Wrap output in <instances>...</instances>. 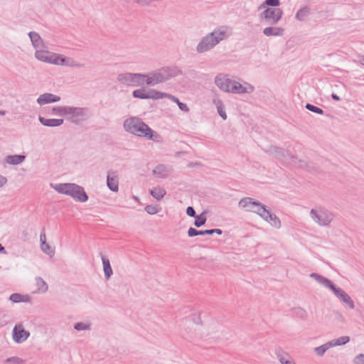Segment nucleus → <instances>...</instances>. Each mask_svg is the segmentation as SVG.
<instances>
[{
  "instance_id": "obj_16",
  "label": "nucleus",
  "mask_w": 364,
  "mask_h": 364,
  "mask_svg": "<svg viewBox=\"0 0 364 364\" xmlns=\"http://www.w3.org/2000/svg\"><path fill=\"white\" fill-rule=\"evenodd\" d=\"M60 100V97L58 95H53L52 93H44L41 95L37 99V102L40 105L56 102Z\"/></svg>"
},
{
  "instance_id": "obj_2",
  "label": "nucleus",
  "mask_w": 364,
  "mask_h": 364,
  "mask_svg": "<svg viewBox=\"0 0 364 364\" xmlns=\"http://www.w3.org/2000/svg\"><path fill=\"white\" fill-rule=\"evenodd\" d=\"M54 188L60 193L71 196L76 201L83 203L89 198L84 188L76 183H58L54 186Z\"/></svg>"
},
{
  "instance_id": "obj_7",
  "label": "nucleus",
  "mask_w": 364,
  "mask_h": 364,
  "mask_svg": "<svg viewBox=\"0 0 364 364\" xmlns=\"http://www.w3.org/2000/svg\"><path fill=\"white\" fill-rule=\"evenodd\" d=\"M310 215L311 218L321 226L328 225L333 218V214L327 210L311 209Z\"/></svg>"
},
{
  "instance_id": "obj_33",
  "label": "nucleus",
  "mask_w": 364,
  "mask_h": 364,
  "mask_svg": "<svg viewBox=\"0 0 364 364\" xmlns=\"http://www.w3.org/2000/svg\"><path fill=\"white\" fill-rule=\"evenodd\" d=\"M144 91V88L135 90L132 92V96L134 98H139L141 100L149 99V95L148 93H145Z\"/></svg>"
},
{
  "instance_id": "obj_30",
  "label": "nucleus",
  "mask_w": 364,
  "mask_h": 364,
  "mask_svg": "<svg viewBox=\"0 0 364 364\" xmlns=\"http://www.w3.org/2000/svg\"><path fill=\"white\" fill-rule=\"evenodd\" d=\"M50 55V52L48 50H36L35 53V57L43 62L48 63V59Z\"/></svg>"
},
{
  "instance_id": "obj_19",
  "label": "nucleus",
  "mask_w": 364,
  "mask_h": 364,
  "mask_svg": "<svg viewBox=\"0 0 364 364\" xmlns=\"http://www.w3.org/2000/svg\"><path fill=\"white\" fill-rule=\"evenodd\" d=\"M28 36L30 37L32 45L35 48L36 50L40 49L43 46V40L38 33L35 31H31L28 33Z\"/></svg>"
},
{
  "instance_id": "obj_52",
  "label": "nucleus",
  "mask_w": 364,
  "mask_h": 364,
  "mask_svg": "<svg viewBox=\"0 0 364 364\" xmlns=\"http://www.w3.org/2000/svg\"><path fill=\"white\" fill-rule=\"evenodd\" d=\"M310 277L313 279H314L316 281H317L318 283L321 284L324 277H323L322 275L318 274V273H315V272H313L310 274Z\"/></svg>"
},
{
  "instance_id": "obj_20",
  "label": "nucleus",
  "mask_w": 364,
  "mask_h": 364,
  "mask_svg": "<svg viewBox=\"0 0 364 364\" xmlns=\"http://www.w3.org/2000/svg\"><path fill=\"white\" fill-rule=\"evenodd\" d=\"M40 122L46 127H58L63 124V119H46L43 117H39Z\"/></svg>"
},
{
  "instance_id": "obj_61",
  "label": "nucleus",
  "mask_w": 364,
  "mask_h": 364,
  "mask_svg": "<svg viewBox=\"0 0 364 364\" xmlns=\"http://www.w3.org/2000/svg\"><path fill=\"white\" fill-rule=\"evenodd\" d=\"M284 364H296L294 361L293 360H291V361H285L284 362Z\"/></svg>"
},
{
  "instance_id": "obj_11",
  "label": "nucleus",
  "mask_w": 364,
  "mask_h": 364,
  "mask_svg": "<svg viewBox=\"0 0 364 364\" xmlns=\"http://www.w3.org/2000/svg\"><path fill=\"white\" fill-rule=\"evenodd\" d=\"M12 336L16 343H21L29 337L30 333L26 331L21 324H18L14 326Z\"/></svg>"
},
{
  "instance_id": "obj_14",
  "label": "nucleus",
  "mask_w": 364,
  "mask_h": 364,
  "mask_svg": "<svg viewBox=\"0 0 364 364\" xmlns=\"http://www.w3.org/2000/svg\"><path fill=\"white\" fill-rule=\"evenodd\" d=\"M269 151L274 155L275 158L281 161H286L288 158H291L290 152L281 147L270 146Z\"/></svg>"
},
{
  "instance_id": "obj_4",
  "label": "nucleus",
  "mask_w": 364,
  "mask_h": 364,
  "mask_svg": "<svg viewBox=\"0 0 364 364\" xmlns=\"http://www.w3.org/2000/svg\"><path fill=\"white\" fill-rule=\"evenodd\" d=\"M146 77L145 74L126 73L119 74L117 79L121 84L137 87L144 83Z\"/></svg>"
},
{
  "instance_id": "obj_60",
  "label": "nucleus",
  "mask_w": 364,
  "mask_h": 364,
  "mask_svg": "<svg viewBox=\"0 0 364 364\" xmlns=\"http://www.w3.org/2000/svg\"><path fill=\"white\" fill-rule=\"evenodd\" d=\"M0 253L6 254L4 247L0 243Z\"/></svg>"
},
{
  "instance_id": "obj_43",
  "label": "nucleus",
  "mask_w": 364,
  "mask_h": 364,
  "mask_svg": "<svg viewBox=\"0 0 364 364\" xmlns=\"http://www.w3.org/2000/svg\"><path fill=\"white\" fill-rule=\"evenodd\" d=\"M280 1L279 0H265L263 4H261L260 8H264L266 6L277 7L279 6Z\"/></svg>"
},
{
  "instance_id": "obj_3",
  "label": "nucleus",
  "mask_w": 364,
  "mask_h": 364,
  "mask_svg": "<svg viewBox=\"0 0 364 364\" xmlns=\"http://www.w3.org/2000/svg\"><path fill=\"white\" fill-rule=\"evenodd\" d=\"M226 38V33L225 31L220 29H215L211 33L204 36L198 46H196V51L198 53L207 52L215 46L220 41Z\"/></svg>"
},
{
  "instance_id": "obj_44",
  "label": "nucleus",
  "mask_w": 364,
  "mask_h": 364,
  "mask_svg": "<svg viewBox=\"0 0 364 364\" xmlns=\"http://www.w3.org/2000/svg\"><path fill=\"white\" fill-rule=\"evenodd\" d=\"M60 54L50 52V55L48 63L58 65V61L60 60Z\"/></svg>"
},
{
  "instance_id": "obj_23",
  "label": "nucleus",
  "mask_w": 364,
  "mask_h": 364,
  "mask_svg": "<svg viewBox=\"0 0 364 364\" xmlns=\"http://www.w3.org/2000/svg\"><path fill=\"white\" fill-rule=\"evenodd\" d=\"M101 258L102 261L105 277L107 280H108L113 274L112 269L108 258H107L102 254H101Z\"/></svg>"
},
{
  "instance_id": "obj_27",
  "label": "nucleus",
  "mask_w": 364,
  "mask_h": 364,
  "mask_svg": "<svg viewBox=\"0 0 364 364\" xmlns=\"http://www.w3.org/2000/svg\"><path fill=\"white\" fill-rule=\"evenodd\" d=\"M213 103L216 106L218 114L223 120L227 119V114L225 111V106L223 101L220 99H215L213 100Z\"/></svg>"
},
{
  "instance_id": "obj_26",
  "label": "nucleus",
  "mask_w": 364,
  "mask_h": 364,
  "mask_svg": "<svg viewBox=\"0 0 364 364\" xmlns=\"http://www.w3.org/2000/svg\"><path fill=\"white\" fill-rule=\"evenodd\" d=\"M310 12L311 9L308 6H304L297 11L295 18L299 21H304L310 14Z\"/></svg>"
},
{
  "instance_id": "obj_63",
  "label": "nucleus",
  "mask_w": 364,
  "mask_h": 364,
  "mask_svg": "<svg viewBox=\"0 0 364 364\" xmlns=\"http://www.w3.org/2000/svg\"><path fill=\"white\" fill-rule=\"evenodd\" d=\"M23 234L24 235H27L26 231H25V230H24V231L23 232Z\"/></svg>"
},
{
  "instance_id": "obj_56",
  "label": "nucleus",
  "mask_w": 364,
  "mask_h": 364,
  "mask_svg": "<svg viewBox=\"0 0 364 364\" xmlns=\"http://www.w3.org/2000/svg\"><path fill=\"white\" fill-rule=\"evenodd\" d=\"M40 242H41V248H44L43 245H46V234H45L44 231L43 232H41L40 235Z\"/></svg>"
},
{
  "instance_id": "obj_39",
  "label": "nucleus",
  "mask_w": 364,
  "mask_h": 364,
  "mask_svg": "<svg viewBox=\"0 0 364 364\" xmlns=\"http://www.w3.org/2000/svg\"><path fill=\"white\" fill-rule=\"evenodd\" d=\"M305 108L306 109H308L309 111H311L314 113H316V114H323V110L317 107V106H315L312 104H310V103H306V105H305Z\"/></svg>"
},
{
  "instance_id": "obj_38",
  "label": "nucleus",
  "mask_w": 364,
  "mask_h": 364,
  "mask_svg": "<svg viewBox=\"0 0 364 364\" xmlns=\"http://www.w3.org/2000/svg\"><path fill=\"white\" fill-rule=\"evenodd\" d=\"M293 311L294 314L298 316L299 318L306 320L308 317L307 312L301 307H296L293 309Z\"/></svg>"
},
{
  "instance_id": "obj_49",
  "label": "nucleus",
  "mask_w": 364,
  "mask_h": 364,
  "mask_svg": "<svg viewBox=\"0 0 364 364\" xmlns=\"http://www.w3.org/2000/svg\"><path fill=\"white\" fill-rule=\"evenodd\" d=\"M201 235V230H198L196 228L191 227L188 230V236L189 237H193L197 235Z\"/></svg>"
},
{
  "instance_id": "obj_55",
  "label": "nucleus",
  "mask_w": 364,
  "mask_h": 364,
  "mask_svg": "<svg viewBox=\"0 0 364 364\" xmlns=\"http://www.w3.org/2000/svg\"><path fill=\"white\" fill-rule=\"evenodd\" d=\"M193 321L198 325H202L203 322L200 318V314H198V315H193Z\"/></svg>"
},
{
  "instance_id": "obj_32",
  "label": "nucleus",
  "mask_w": 364,
  "mask_h": 364,
  "mask_svg": "<svg viewBox=\"0 0 364 364\" xmlns=\"http://www.w3.org/2000/svg\"><path fill=\"white\" fill-rule=\"evenodd\" d=\"M330 347H332V344L329 341L318 347L315 348L314 351L318 355L322 356Z\"/></svg>"
},
{
  "instance_id": "obj_64",
  "label": "nucleus",
  "mask_w": 364,
  "mask_h": 364,
  "mask_svg": "<svg viewBox=\"0 0 364 364\" xmlns=\"http://www.w3.org/2000/svg\"><path fill=\"white\" fill-rule=\"evenodd\" d=\"M361 63H362L363 65H364V58L363 59Z\"/></svg>"
},
{
  "instance_id": "obj_58",
  "label": "nucleus",
  "mask_w": 364,
  "mask_h": 364,
  "mask_svg": "<svg viewBox=\"0 0 364 364\" xmlns=\"http://www.w3.org/2000/svg\"><path fill=\"white\" fill-rule=\"evenodd\" d=\"M44 248H41L42 250L46 253V254H49V252H48V250L50 249V245L46 242V245H43Z\"/></svg>"
},
{
  "instance_id": "obj_6",
  "label": "nucleus",
  "mask_w": 364,
  "mask_h": 364,
  "mask_svg": "<svg viewBox=\"0 0 364 364\" xmlns=\"http://www.w3.org/2000/svg\"><path fill=\"white\" fill-rule=\"evenodd\" d=\"M87 108L70 107H68L67 119L75 124H79L86 119Z\"/></svg>"
},
{
  "instance_id": "obj_45",
  "label": "nucleus",
  "mask_w": 364,
  "mask_h": 364,
  "mask_svg": "<svg viewBox=\"0 0 364 364\" xmlns=\"http://www.w3.org/2000/svg\"><path fill=\"white\" fill-rule=\"evenodd\" d=\"M276 354L282 364H284L285 361H291V360L286 359L282 355L285 354L286 356L289 357V355L287 353H285L282 348H278L276 350Z\"/></svg>"
},
{
  "instance_id": "obj_15",
  "label": "nucleus",
  "mask_w": 364,
  "mask_h": 364,
  "mask_svg": "<svg viewBox=\"0 0 364 364\" xmlns=\"http://www.w3.org/2000/svg\"><path fill=\"white\" fill-rule=\"evenodd\" d=\"M263 212L264 217L262 218L265 221L269 223L272 227L275 228H281V220L274 213L267 210L266 212Z\"/></svg>"
},
{
  "instance_id": "obj_12",
  "label": "nucleus",
  "mask_w": 364,
  "mask_h": 364,
  "mask_svg": "<svg viewBox=\"0 0 364 364\" xmlns=\"http://www.w3.org/2000/svg\"><path fill=\"white\" fill-rule=\"evenodd\" d=\"M161 70L164 74V77L166 78V81L183 74L182 70L176 65L164 66L161 68Z\"/></svg>"
},
{
  "instance_id": "obj_41",
  "label": "nucleus",
  "mask_w": 364,
  "mask_h": 364,
  "mask_svg": "<svg viewBox=\"0 0 364 364\" xmlns=\"http://www.w3.org/2000/svg\"><path fill=\"white\" fill-rule=\"evenodd\" d=\"M5 362L11 364H23L25 363V360L17 356H12L6 358L5 360Z\"/></svg>"
},
{
  "instance_id": "obj_46",
  "label": "nucleus",
  "mask_w": 364,
  "mask_h": 364,
  "mask_svg": "<svg viewBox=\"0 0 364 364\" xmlns=\"http://www.w3.org/2000/svg\"><path fill=\"white\" fill-rule=\"evenodd\" d=\"M214 233H216L218 235H222L223 234V230L221 229H218V228L201 230V235H212Z\"/></svg>"
},
{
  "instance_id": "obj_53",
  "label": "nucleus",
  "mask_w": 364,
  "mask_h": 364,
  "mask_svg": "<svg viewBox=\"0 0 364 364\" xmlns=\"http://www.w3.org/2000/svg\"><path fill=\"white\" fill-rule=\"evenodd\" d=\"M310 277L313 279H314L316 281H317L318 283L321 284L324 277H323L322 275L318 274V273H315V272H313L310 274Z\"/></svg>"
},
{
  "instance_id": "obj_34",
  "label": "nucleus",
  "mask_w": 364,
  "mask_h": 364,
  "mask_svg": "<svg viewBox=\"0 0 364 364\" xmlns=\"http://www.w3.org/2000/svg\"><path fill=\"white\" fill-rule=\"evenodd\" d=\"M36 279L38 291L43 293L46 292L48 288L46 282L40 277H37Z\"/></svg>"
},
{
  "instance_id": "obj_21",
  "label": "nucleus",
  "mask_w": 364,
  "mask_h": 364,
  "mask_svg": "<svg viewBox=\"0 0 364 364\" xmlns=\"http://www.w3.org/2000/svg\"><path fill=\"white\" fill-rule=\"evenodd\" d=\"M153 173L158 178H166L168 176L169 171L166 165L159 164L154 169Z\"/></svg>"
},
{
  "instance_id": "obj_59",
  "label": "nucleus",
  "mask_w": 364,
  "mask_h": 364,
  "mask_svg": "<svg viewBox=\"0 0 364 364\" xmlns=\"http://www.w3.org/2000/svg\"><path fill=\"white\" fill-rule=\"evenodd\" d=\"M331 97L335 101H340L341 100L340 97L338 95H337L336 93H332L331 94Z\"/></svg>"
},
{
  "instance_id": "obj_18",
  "label": "nucleus",
  "mask_w": 364,
  "mask_h": 364,
  "mask_svg": "<svg viewBox=\"0 0 364 364\" xmlns=\"http://www.w3.org/2000/svg\"><path fill=\"white\" fill-rule=\"evenodd\" d=\"M111 173L114 174V172L108 171L107 176V186L109 189L113 192H117L119 190V181L116 175L111 176Z\"/></svg>"
},
{
  "instance_id": "obj_10",
  "label": "nucleus",
  "mask_w": 364,
  "mask_h": 364,
  "mask_svg": "<svg viewBox=\"0 0 364 364\" xmlns=\"http://www.w3.org/2000/svg\"><path fill=\"white\" fill-rule=\"evenodd\" d=\"M145 75L147 77H146L144 82L149 86H154L158 83L166 82V78L164 77V74L161 69L145 74Z\"/></svg>"
},
{
  "instance_id": "obj_54",
  "label": "nucleus",
  "mask_w": 364,
  "mask_h": 364,
  "mask_svg": "<svg viewBox=\"0 0 364 364\" xmlns=\"http://www.w3.org/2000/svg\"><path fill=\"white\" fill-rule=\"evenodd\" d=\"M186 214L188 216L193 217V218H195L196 216V210H195V209L192 206H188L186 208Z\"/></svg>"
},
{
  "instance_id": "obj_13",
  "label": "nucleus",
  "mask_w": 364,
  "mask_h": 364,
  "mask_svg": "<svg viewBox=\"0 0 364 364\" xmlns=\"http://www.w3.org/2000/svg\"><path fill=\"white\" fill-rule=\"evenodd\" d=\"M333 292L343 302L346 304L351 309L355 308V304L351 297L341 288L336 287Z\"/></svg>"
},
{
  "instance_id": "obj_48",
  "label": "nucleus",
  "mask_w": 364,
  "mask_h": 364,
  "mask_svg": "<svg viewBox=\"0 0 364 364\" xmlns=\"http://www.w3.org/2000/svg\"><path fill=\"white\" fill-rule=\"evenodd\" d=\"M74 328L77 331H83L90 328V325L82 322H78L75 323Z\"/></svg>"
},
{
  "instance_id": "obj_31",
  "label": "nucleus",
  "mask_w": 364,
  "mask_h": 364,
  "mask_svg": "<svg viewBox=\"0 0 364 364\" xmlns=\"http://www.w3.org/2000/svg\"><path fill=\"white\" fill-rule=\"evenodd\" d=\"M168 98L170 99L173 102L176 103L181 110L186 112H189V108L187 106V105L183 102H181L178 97L169 94Z\"/></svg>"
},
{
  "instance_id": "obj_47",
  "label": "nucleus",
  "mask_w": 364,
  "mask_h": 364,
  "mask_svg": "<svg viewBox=\"0 0 364 364\" xmlns=\"http://www.w3.org/2000/svg\"><path fill=\"white\" fill-rule=\"evenodd\" d=\"M321 284H323L325 287L328 288L332 291L336 289V286L328 279L324 277Z\"/></svg>"
},
{
  "instance_id": "obj_17",
  "label": "nucleus",
  "mask_w": 364,
  "mask_h": 364,
  "mask_svg": "<svg viewBox=\"0 0 364 364\" xmlns=\"http://www.w3.org/2000/svg\"><path fill=\"white\" fill-rule=\"evenodd\" d=\"M232 88V93L234 94L252 93L255 90V87L250 84H248V87H244L237 81L234 82V85Z\"/></svg>"
},
{
  "instance_id": "obj_37",
  "label": "nucleus",
  "mask_w": 364,
  "mask_h": 364,
  "mask_svg": "<svg viewBox=\"0 0 364 364\" xmlns=\"http://www.w3.org/2000/svg\"><path fill=\"white\" fill-rule=\"evenodd\" d=\"M349 341H350V337L345 336L339 337L337 339L332 340L330 342L331 343L332 346H335L345 345L347 343H348Z\"/></svg>"
},
{
  "instance_id": "obj_29",
  "label": "nucleus",
  "mask_w": 364,
  "mask_h": 364,
  "mask_svg": "<svg viewBox=\"0 0 364 364\" xmlns=\"http://www.w3.org/2000/svg\"><path fill=\"white\" fill-rule=\"evenodd\" d=\"M148 95H149V99L153 100H159V99H163L165 97H168L169 94H167L166 92H162L154 89H150L149 90Z\"/></svg>"
},
{
  "instance_id": "obj_24",
  "label": "nucleus",
  "mask_w": 364,
  "mask_h": 364,
  "mask_svg": "<svg viewBox=\"0 0 364 364\" xmlns=\"http://www.w3.org/2000/svg\"><path fill=\"white\" fill-rule=\"evenodd\" d=\"M9 300L14 303L30 302L31 296L29 295H23L18 293H13L9 297Z\"/></svg>"
},
{
  "instance_id": "obj_8",
  "label": "nucleus",
  "mask_w": 364,
  "mask_h": 364,
  "mask_svg": "<svg viewBox=\"0 0 364 364\" xmlns=\"http://www.w3.org/2000/svg\"><path fill=\"white\" fill-rule=\"evenodd\" d=\"M283 11L279 8H267L260 14V18L269 24H276L282 18Z\"/></svg>"
},
{
  "instance_id": "obj_62",
  "label": "nucleus",
  "mask_w": 364,
  "mask_h": 364,
  "mask_svg": "<svg viewBox=\"0 0 364 364\" xmlns=\"http://www.w3.org/2000/svg\"><path fill=\"white\" fill-rule=\"evenodd\" d=\"M197 164H198L197 163H196V164H195V165H197ZM193 166H194L193 163H190V164L188 165V167H193Z\"/></svg>"
},
{
  "instance_id": "obj_1",
  "label": "nucleus",
  "mask_w": 364,
  "mask_h": 364,
  "mask_svg": "<svg viewBox=\"0 0 364 364\" xmlns=\"http://www.w3.org/2000/svg\"><path fill=\"white\" fill-rule=\"evenodd\" d=\"M124 130L133 135L158 141L160 135L149 127L141 119L130 117L124 121Z\"/></svg>"
},
{
  "instance_id": "obj_25",
  "label": "nucleus",
  "mask_w": 364,
  "mask_h": 364,
  "mask_svg": "<svg viewBox=\"0 0 364 364\" xmlns=\"http://www.w3.org/2000/svg\"><path fill=\"white\" fill-rule=\"evenodd\" d=\"M150 194L155 199L160 200L166 194V191L164 188L156 186L150 190Z\"/></svg>"
},
{
  "instance_id": "obj_28",
  "label": "nucleus",
  "mask_w": 364,
  "mask_h": 364,
  "mask_svg": "<svg viewBox=\"0 0 364 364\" xmlns=\"http://www.w3.org/2000/svg\"><path fill=\"white\" fill-rule=\"evenodd\" d=\"M25 158L23 155L8 156L6 158V162L12 165H18L22 163L25 160Z\"/></svg>"
},
{
  "instance_id": "obj_36",
  "label": "nucleus",
  "mask_w": 364,
  "mask_h": 364,
  "mask_svg": "<svg viewBox=\"0 0 364 364\" xmlns=\"http://www.w3.org/2000/svg\"><path fill=\"white\" fill-rule=\"evenodd\" d=\"M206 220L207 218L203 213L198 215H196L195 217L194 225L196 228H200L205 224Z\"/></svg>"
},
{
  "instance_id": "obj_5",
  "label": "nucleus",
  "mask_w": 364,
  "mask_h": 364,
  "mask_svg": "<svg viewBox=\"0 0 364 364\" xmlns=\"http://www.w3.org/2000/svg\"><path fill=\"white\" fill-rule=\"evenodd\" d=\"M239 206L242 208H247L248 211L258 214L262 218L264 217L262 210H264V212L267 210L266 205L250 197L242 198L239 202Z\"/></svg>"
},
{
  "instance_id": "obj_42",
  "label": "nucleus",
  "mask_w": 364,
  "mask_h": 364,
  "mask_svg": "<svg viewBox=\"0 0 364 364\" xmlns=\"http://www.w3.org/2000/svg\"><path fill=\"white\" fill-rule=\"evenodd\" d=\"M144 209L149 215H155L160 210V208L157 205H147Z\"/></svg>"
},
{
  "instance_id": "obj_51",
  "label": "nucleus",
  "mask_w": 364,
  "mask_h": 364,
  "mask_svg": "<svg viewBox=\"0 0 364 364\" xmlns=\"http://www.w3.org/2000/svg\"><path fill=\"white\" fill-rule=\"evenodd\" d=\"M355 364H364V354L360 353L354 358Z\"/></svg>"
},
{
  "instance_id": "obj_57",
  "label": "nucleus",
  "mask_w": 364,
  "mask_h": 364,
  "mask_svg": "<svg viewBox=\"0 0 364 364\" xmlns=\"http://www.w3.org/2000/svg\"><path fill=\"white\" fill-rule=\"evenodd\" d=\"M7 183V178L0 175V188L4 186Z\"/></svg>"
},
{
  "instance_id": "obj_22",
  "label": "nucleus",
  "mask_w": 364,
  "mask_h": 364,
  "mask_svg": "<svg viewBox=\"0 0 364 364\" xmlns=\"http://www.w3.org/2000/svg\"><path fill=\"white\" fill-rule=\"evenodd\" d=\"M284 32V29L281 27L269 26V27H267V28H264V30H263V33L266 36H283Z\"/></svg>"
},
{
  "instance_id": "obj_9",
  "label": "nucleus",
  "mask_w": 364,
  "mask_h": 364,
  "mask_svg": "<svg viewBox=\"0 0 364 364\" xmlns=\"http://www.w3.org/2000/svg\"><path fill=\"white\" fill-rule=\"evenodd\" d=\"M235 80H232L228 77L227 75L219 74L215 77V85L223 91L225 92L232 93V87L234 85Z\"/></svg>"
},
{
  "instance_id": "obj_40",
  "label": "nucleus",
  "mask_w": 364,
  "mask_h": 364,
  "mask_svg": "<svg viewBox=\"0 0 364 364\" xmlns=\"http://www.w3.org/2000/svg\"><path fill=\"white\" fill-rule=\"evenodd\" d=\"M68 106L65 107H55L53 108V113L59 114L60 116H66Z\"/></svg>"
},
{
  "instance_id": "obj_35",
  "label": "nucleus",
  "mask_w": 364,
  "mask_h": 364,
  "mask_svg": "<svg viewBox=\"0 0 364 364\" xmlns=\"http://www.w3.org/2000/svg\"><path fill=\"white\" fill-rule=\"evenodd\" d=\"M68 58L60 55V60L58 61V65H70V66H75L77 68H81L83 65L80 63H74V60H72V63H68Z\"/></svg>"
},
{
  "instance_id": "obj_50",
  "label": "nucleus",
  "mask_w": 364,
  "mask_h": 364,
  "mask_svg": "<svg viewBox=\"0 0 364 364\" xmlns=\"http://www.w3.org/2000/svg\"><path fill=\"white\" fill-rule=\"evenodd\" d=\"M161 0H136V2L141 6H149L152 2L160 1Z\"/></svg>"
}]
</instances>
